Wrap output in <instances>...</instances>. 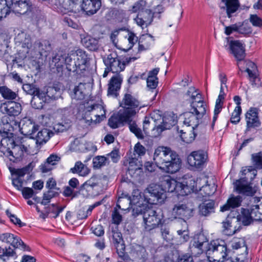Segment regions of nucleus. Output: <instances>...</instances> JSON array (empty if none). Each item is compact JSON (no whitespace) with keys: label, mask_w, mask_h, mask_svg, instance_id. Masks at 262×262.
I'll list each match as a JSON object with an SVG mask.
<instances>
[{"label":"nucleus","mask_w":262,"mask_h":262,"mask_svg":"<svg viewBox=\"0 0 262 262\" xmlns=\"http://www.w3.org/2000/svg\"><path fill=\"white\" fill-rule=\"evenodd\" d=\"M171 212L175 219L186 221L193 216L195 209L191 206L179 202L173 205Z\"/></svg>","instance_id":"obj_11"},{"label":"nucleus","mask_w":262,"mask_h":262,"mask_svg":"<svg viewBox=\"0 0 262 262\" xmlns=\"http://www.w3.org/2000/svg\"><path fill=\"white\" fill-rule=\"evenodd\" d=\"M7 215L10 218L11 222L14 224L18 226L19 227H23L26 226V224L23 223L15 215L12 214L9 210L6 211Z\"/></svg>","instance_id":"obj_54"},{"label":"nucleus","mask_w":262,"mask_h":262,"mask_svg":"<svg viewBox=\"0 0 262 262\" xmlns=\"http://www.w3.org/2000/svg\"><path fill=\"white\" fill-rule=\"evenodd\" d=\"M22 109L21 104L14 100L1 101V112L10 117L18 116L21 113Z\"/></svg>","instance_id":"obj_13"},{"label":"nucleus","mask_w":262,"mask_h":262,"mask_svg":"<svg viewBox=\"0 0 262 262\" xmlns=\"http://www.w3.org/2000/svg\"><path fill=\"white\" fill-rule=\"evenodd\" d=\"M229 53L234 56L237 61L243 60L246 56V50H229Z\"/></svg>","instance_id":"obj_59"},{"label":"nucleus","mask_w":262,"mask_h":262,"mask_svg":"<svg viewBox=\"0 0 262 262\" xmlns=\"http://www.w3.org/2000/svg\"><path fill=\"white\" fill-rule=\"evenodd\" d=\"M243 198L241 195L234 196L231 194L225 204L221 207L220 211L225 212L230 210L231 208H235L241 206Z\"/></svg>","instance_id":"obj_22"},{"label":"nucleus","mask_w":262,"mask_h":262,"mask_svg":"<svg viewBox=\"0 0 262 262\" xmlns=\"http://www.w3.org/2000/svg\"><path fill=\"white\" fill-rule=\"evenodd\" d=\"M122 101L125 106H127V107L137 109V111H139L144 106H140V101L129 93H125L124 94Z\"/></svg>","instance_id":"obj_26"},{"label":"nucleus","mask_w":262,"mask_h":262,"mask_svg":"<svg viewBox=\"0 0 262 262\" xmlns=\"http://www.w3.org/2000/svg\"><path fill=\"white\" fill-rule=\"evenodd\" d=\"M249 20L253 26L259 28L262 27V19L257 15H250Z\"/></svg>","instance_id":"obj_61"},{"label":"nucleus","mask_w":262,"mask_h":262,"mask_svg":"<svg viewBox=\"0 0 262 262\" xmlns=\"http://www.w3.org/2000/svg\"><path fill=\"white\" fill-rule=\"evenodd\" d=\"M46 102L37 98V97H32L31 104L32 107L35 109L41 110L43 108L45 103Z\"/></svg>","instance_id":"obj_58"},{"label":"nucleus","mask_w":262,"mask_h":262,"mask_svg":"<svg viewBox=\"0 0 262 262\" xmlns=\"http://www.w3.org/2000/svg\"><path fill=\"white\" fill-rule=\"evenodd\" d=\"M61 4L58 7V11L63 13L69 12L78 13L81 10V5L77 0H58Z\"/></svg>","instance_id":"obj_16"},{"label":"nucleus","mask_w":262,"mask_h":262,"mask_svg":"<svg viewBox=\"0 0 262 262\" xmlns=\"http://www.w3.org/2000/svg\"><path fill=\"white\" fill-rule=\"evenodd\" d=\"M175 128L178 133L181 134L180 137L182 140L187 144L192 143L195 140L197 136L196 133L194 132V130L192 128L189 135H188L186 132H184L183 130H179L178 126H176Z\"/></svg>","instance_id":"obj_34"},{"label":"nucleus","mask_w":262,"mask_h":262,"mask_svg":"<svg viewBox=\"0 0 262 262\" xmlns=\"http://www.w3.org/2000/svg\"><path fill=\"white\" fill-rule=\"evenodd\" d=\"M19 237L10 233H4L0 234V240L3 242L9 243L14 248L17 249V242Z\"/></svg>","instance_id":"obj_31"},{"label":"nucleus","mask_w":262,"mask_h":262,"mask_svg":"<svg viewBox=\"0 0 262 262\" xmlns=\"http://www.w3.org/2000/svg\"><path fill=\"white\" fill-rule=\"evenodd\" d=\"M251 160L256 168L262 170V151L252 154Z\"/></svg>","instance_id":"obj_44"},{"label":"nucleus","mask_w":262,"mask_h":262,"mask_svg":"<svg viewBox=\"0 0 262 262\" xmlns=\"http://www.w3.org/2000/svg\"><path fill=\"white\" fill-rule=\"evenodd\" d=\"M142 164L136 158H130L128 162V166L127 168V173L129 175L134 174L137 171L141 169Z\"/></svg>","instance_id":"obj_32"},{"label":"nucleus","mask_w":262,"mask_h":262,"mask_svg":"<svg viewBox=\"0 0 262 262\" xmlns=\"http://www.w3.org/2000/svg\"><path fill=\"white\" fill-rule=\"evenodd\" d=\"M95 40L88 37H85L81 40L83 46L85 48H90V49H96L95 47Z\"/></svg>","instance_id":"obj_63"},{"label":"nucleus","mask_w":262,"mask_h":262,"mask_svg":"<svg viewBox=\"0 0 262 262\" xmlns=\"http://www.w3.org/2000/svg\"><path fill=\"white\" fill-rule=\"evenodd\" d=\"M163 151L160 156L161 163L160 165L161 164L162 162L169 160V159L171 157V155H172V154L177 153L175 151L172 150L169 147L163 146Z\"/></svg>","instance_id":"obj_49"},{"label":"nucleus","mask_w":262,"mask_h":262,"mask_svg":"<svg viewBox=\"0 0 262 262\" xmlns=\"http://www.w3.org/2000/svg\"><path fill=\"white\" fill-rule=\"evenodd\" d=\"M32 128L27 132L26 134L21 132L23 134H27L30 136L31 138L36 139V144L42 145L45 144L50 138L54 135V133L47 128H42L39 129L40 126L38 124L30 123Z\"/></svg>","instance_id":"obj_10"},{"label":"nucleus","mask_w":262,"mask_h":262,"mask_svg":"<svg viewBox=\"0 0 262 262\" xmlns=\"http://www.w3.org/2000/svg\"><path fill=\"white\" fill-rule=\"evenodd\" d=\"M96 107H98V104H91V105H89L87 107H85L84 105H82V106H80L78 108L77 114L80 115V110H83V112H84V113H82L81 114L82 118L88 122L90 121L91 122L93 121L92 119L90 118V119H87L86 116L87 115L88 113H90L93 110H95Z\"/></svg>","instance_id":"obj_41"},{"label":"nucleus","mask_w":262,"mask_h":262,"mask_svg":"<svg viewBox=\"0 0 262 262\" xmlns=\"http://www.w3.org/2000/svg\"><path fill=\"white\" fill-rule=\"evenodd\" d=\"M237 214L235 212H232L231 211L228 214L225 221L222 222L223 233L227 236H232L235 233L239 232L242 229L241 226L238 227L234 226V229L231 228L232 224L233 222H235V215Z\"/></svg>","instance_id":"obj_15"},{"label":"nucleus","mask_w":262,"mask_h":262,"mask_svg":"<svg viewBox=\"0 0 262 262\" xmlns=\"http://www.w3.org/2000/svg\"><path fill=\"white\" fill-rule=\"evenodd\" d=\"M133 211L134 214L136 215H143V226L146 231H150L159 226H162L164 223L165 221L163 219V215L158 214L156 211L151 208L143 210L141 213H138L136 212L135 207H134Z\"/></svg>","instance_id":"obj_6"},{"label":"nucleus","mask_w":262,"mask_h":262,"mask_svg":"<svg viewBox=\"0 0 262 262\" xmlns=\"http://www.w3.org/2000/svg\"><path fill=\"white\" fill-rule=\"evenodd\" d=\"M49 91L43 92L41 91L38 88L36 90V92L34 94V97H37L39 99L43 100L46 103L48 102L50 98H51L50 96L48 94Z\"/></svg>","instance_id":"obj_53"},{"label":"nucleus","mask_w":262,"mask_h":262,"mask_svg":"<svg viewBox=\"0 0 262 262\" xmlns=\"http://www.w3.org/2000/svg\"><path fill=\"white\" fill-rule=\"evenodd\" d=\"M146 2L144 0H139L135 3L132 6L131 11L133 13L140 11V12L144 11L146 8Z\"/></svg>","instance_id":"obj_50"},{"label":"nucleus","mask_w":262,"mask_h":262,"mask_svg":"<svg viewBox=\"0 0 262 262\" xmlns=\"http://www.w3.org/2000/svg\"><path fill=\"white\" fill-rule=\"evenodd\" d=\"M200 214L203 216H208L210 213L215 212V201L209 200L205 201L199 205Z\"/></svg>","instance_id":"obj_24"},{"label":"nucleus","mask_w":262,"mask_h":262,"mask_svg":"<svg viewBox=\"0 0 262 262\" xmlns=\"http://www.w3.org/2000/svg\"><path fill=\"white\" fill-rule=\"evenodd\" d=\"M112 223L115 224V226H118L122 221V216L119 213L118 209L115 207L112 214Z\"/></svg>","instance_id":"obj_56"},{"label":"nucleus","mask_w":262,"mask_h":262,"mask_svg":"<svg viewBox=\"0 0 262 262\" xmlns=\"http://www.w3.org/2000/svg\"><path fill=\"white\" fill-rule=\"evenodd\" d=\"M103 62L106 67H108L112 69V73L117 74L109 81L107 95L108 96L117 97L123 81V79L119 73L124 70V64H123L118 58L116 52H113L108 55L106 58H104Z\"/></svg>","instance_id":"obj_3"},{"label":"nucleus","mask_w":262,"mask_h":262,"mask_svg":"<svg viewBox=\"0 0 262 262\" xmlns=\"http://www.w3.org/2000/svg\"><path fill=\"white\" fill-rule=\"evenodd\" d=\"M9 32L8 29L0 27V48H8L9 45L8 41Z\"/></svg>","instance_id":"obj_38"},{"label":"nucleus","mask_w":262,"mask_h":262,"mask_svg":"<svg viewBox=\"0 0 262 262\" xmlns=\"http://www.w3.org/2000/svg\"><path fill=\"white\" fill-rule=\"evenodd\" d=\"M101 5L100 0H83L81 10L88 15H93L100 9Z\"/></svg>","instance_id":"obj_20"},{"label":"nucleus","mask_w":262,"mask_h":262,"mask_svg":"<svg viewBox=\"0 0 262 262\" xmlns=\"http://www.w3.org/2000/svg\"><path fill=\"white\" fill-rule=\"evenodd\" d=\"M109 234V237H112V242L116 249L118 257L123 261H128L130 257L125 252V245L118 226H110Z\"/></svg>","instance_id":"obj_7"},{"label":"nucleus","mask_w":262,"mask_h":262,"mask_svg":"<svg viewBox=\"0 0 262 262\" xmlns=\"http://www.w3.org/2000/svg\"><path fill=\"white\" fill-rule=\"evenodd\" d=\"M178 122L177 116L173 112H167L164 114L162 118V122L157 126V129L160 132L169 129L175 126Z\"/></svg>","instance_id":"obj_18"},{"label":"nucleus","mask_w":262,"mask_h":262,"mask_svg":"<svg viewBox=\"0 0 262 262\" xmlns=\"http://www.w3.org/2000/svg\"><path fill=\"white\" fill-rule=\"evenodd\" d=\"M110 160L104 156H97L93 159V166L95 169L101 168L106 165H109Z\"/></svg>","instance_id":"obj_35"},{"label":"nucleus","mask_w":262,"mask_h":262,"mask_svg":"<svg viewBox=\"0 0 262 262\" xmlns=\"http://www.w3.org/2000/svg\"><path fill=\"white\" fill-rule=\"evenodd\" d=\"M232 212H235L237 214L235 215V223H239L245 226H249L254 221L253 216H250V213L248 208H242L241 213L237 210H232Z\"/></svg>","instance_id":"obj_19"},{"label":"nucleus","mask_w":262,"mask_h":262,"mask_svg":"<svg viewBox=\"0 0 262 262\" xmlns=\"http://www.w3.org/2000/svg\"><path fill=\"white\" fill-rule=\"evenodd\" d=\"M58 197V192H53L52 190H48L43 194L42 200L40 204L43 205H48L52 198Z\"/></svg>","instance_id":"obj_43"},{"label":"nucleus","mask_w":262,"mask_h":262,"mask_svg":"<svg viewBox=\"0 0 262 262\" xmlns=\"http://www.w3.org/2000/svg\"><path fill=\"white\" fill-rule=\"evenodd\" d=\"M222 24L225 26V33L226 35L229 36L234 32L238 33L239 28L238 23L231 25L229 26H225L223 21H222Z\"/></svg>","instance_id":"obj_55"},{"label":"nucleus","mask_w":262,"mask_h":262,"mask_svg":"<svg viewBox=\"0 0 262 262\" xmlns=\"http://www.w3.org/2000/svg\"><path fill=\"white\" fill-rule=\"evenodd\" d=\"M66 50H58V52L52 57V64L54 63V66L56 68L57 71L59 72L62 70L63 64L66 65V68L69 72L76 73V74L80 75L81 72H79L82 70L80 69V66H88L90 64L91 58L85 50H72V52L75 51L77 56V60L79 61L78 64L76 63L75 61L72 60V58L69 54L66 53Z\"/></svg>","instance_id":"obj_2"},{"label":"nucleus","mask_w":262,"mask_h":262,"mask_svg":"<svg viewBox=\"0 0 262 262\" xmlns=\"http://www.w3.org/2000/svg\"><path fill=\"white\" fill-rule=\"evenodd\" d=\"M136 254V258L137 260H142L144 261L147 257V252L146 249L141 246L139 247V249L136 250L134 252Z\"/></svg>","instance_id":"obj_57"},{"label":"nucleus","mask_w":262,"mask_h":262,"mask_svg":"<svg viewBox=\"0 0 262 262\" xmlns=\"http://www.w3.org/2000/svg\"><path fill=\"white\" fill-rule=\"evenodd\" d=\"M137 110L130 107H125L123 112L119 113L120 115V118L123 120V121L125 123H129L132 122V117L136 115L137 113Z\"/></svg>","instance_id":"obj_30"},{"label":"nucleus","mask_w":262,"mask_h":262,"mask_svg":"<svg viewBox=\"0 0 262 262\" xmlns=\"http://www.w3.org/2000/svg\"><path fill=\"white\" fill-rule=\"evenodd\" d=\"M206 253L208 254H212L214 257L219 259L218 261L223 262L225 260L228 259L229 255L232 254V250H230L227 244L224 240L217 239L212 240L208 243L206 247ZM214 260H216L214 259Z\"/></svg>","instance_id":"obj_5"},{"label":"nucleus","mask_w":262,"mask_h":262,"mask_svg":"<svg viewBox=\"0 0 262 262\" xmlns=\"http://www.w3.org/2000/svg\"><path fill=\"white\" fill-rule=\"evenodd\" d=\"M129 128L130 131L135 134L136 137L139 139H143L144 135L141 128L138 127L136 122L129 123Z\"/></svg>","instance_id":"obj_47"},{"label":"nucleus","mask_w":262,"mask_h":262,"mask_svg":"<svg viewBox=\"0 0 262 262\" xmlns=\"http://www.w3.org/2000/svg\"><path fill=\"white\" fill-rule=\"evenodd\" d=\"M208 155L203 150L192 151L187 158V163L189 168L193 170L201 171L207 163Z\"/></svg>","instance_id":"obj_9"},{"label":"nucleus","mask_w":262,"mask_h":262,"mask_svg":"<svg viewBox=\"0 0 262 262\" xmlns=\"http://www.w3.org/2000/svg\"><path fill=\"white\" fill-rule=\"evenodd\" d=\"M96 176L92 177L89 180L85 181L83 184L80 186V191L84 190H88L89 188H93L98 184L96 182Z\"/></svg>","instance_id":"obj_45"},{"label":"nucleus","mask_w":262,"mask_h":262,"mask_svg":"<svg viewBox=\"0 0 262 262\" xmlns=\"http://www.w3.org/2000/svg\"><path fill=\"white\" fill-rule=\"evenodd\" d=\"M70 171L73 173H78L80 176H85L90 173V170L81 161H77L74 167L71 168Z\"/></svg>","instance_id":"obj_33"},{"label":"nucleus","mask_w":262,"mask_h":262,"mask_svg":"<svg viewBox=\"0 0 262 262\" xmlns=\"http://www.w3.org/2000/svg\"><path fill=\"white\" fill-rule=\"evenodd\" d=\"M22 195L26 200H28L32 198L34 194V191L32 188L26 187H23L21 190Z\"/></svg>","instance_id":"obj_62"},{"label":"nucleus","mask_w":262,"mask_h":262,"mask_svg":"<svg viewBox=\"0 0 262 262\" xmlns=\"http://www.w3.org/2000/svg\"><path fill=\"white\" fill-rule=\"evenodd\" d=\"M123 120L120 118L119 113L118 114H113L108 120V126L113 129L118 128L120 124H123Z\"/></svg>","instance_id":"obj_37"},{"label":"nucleus","mask_w":262,"mask_h":262,"mask_svg":"<svg viewBox=\"0 0 262 262\" xmlns=\"http://www.w3.org/2000/svg\"><path fill=\"white\" fill-rule=\"evenodd\" d=\"M0 94L4 99L3 101H13L18 97V94L6 85L0 86Z\"/></svg>","instance_id":"obj_29"},{"label":"nucleus","mask_w":262,"mask_h":262,"mask_svg":"<svg viewBox=\"0 0 262 262\" xmlns=\"http://www.w3.org/2000/svg\"><path fill=\"white\" fill-rule=\"evenodd\" d=\"M260 110L258 107H250L245 114L246 122V129L244 130V135H248L250 132L255 131V133L261 131L260 127L261 122L259 118Z\"/></svg>","instance_id":"obj_8"},{"label":"nucleus","mask_w":262,"mask_h":262,"mask_svg":"<svg viewBox=\"0 0 262 262\" xmlns=\"http://www.w3.org/2000/svg\"><path fill=\"white\" fill-rule=\"evenodd\" d=\"M169 160L161 163V168L164 169L167 173L173 174L179 171L181 168L182 160L177 153L172 154Z\"/></svg>","instance_id":"obj_14"},{"label":"nucleus","mask_w":262,"mask_h":262,"mask_svg":"<svg viewBox=\"0 0 262 262\" xmlns=\"http://www.w3.org/2000/svg\"><path fill=\"white\" fill-rule=\"evenodd\" d=\"M146 153V148L140 142L136 143L134 146V155L137 154L139 157L144 156Z\"/></svg>","instance_id":"obj_64"},{"label":"nucleus","mask_w":262,"mask_h":262,"mask_svg":"<svg viewBox=\"0 0 262 262\" xmlns=\"http://www.w3.org/2000/svg\"><path fill=\"white\" fill-rule=\"evenodd\" d=\"M245 72L248 73L249 80L253 86L259 87L261 84L259 77L258 71H251L249 69H246Z\"/></svg>","instance_id":"obj_36"},{"label":"nucleus","mask_w":262,"mask_h":262,"mask_svg":"<svg viewBox=\"0 0 262 262\" xmlns=\"http://www.w3.org/2000/svg\"><path fill=\"white\" fill-rule=\"evenodd\" d=\"M166 198V190L160 185L151 184L143 192L138 195H133L130 203L135 207L136 212L152 208L153 205L164 202Z\"/></svg>","instance_id":"obj_1"},{"label":"nucleus","mask_w":262,"mask_h":262,"mask_svg":"<svg viewBox=\"0 0 262 262\" xmlns=\"http://www.w3.org/2000/svg\"><path fill=\"white\" fill-rule=\"evenodd\" d=\"M207 242H208L207 236L202 232H199L194 235L190 242V245L192 247L202 250L204 243Z\"/></svg>","instance_id":"obj_27"},{"label":"nucleus","mask_w":262,"mask_h":262,"mask_svg":"<svg viewBox=\"0 0 262 262\" xmlns=\"http://www.w3.org/2000/svg\"><path fill=\"white\" fill-rule=\"evenodd\" d=\"M242 110L241 106H236L232 113L230 118V122L234 124H238L240 120V116L242 114Z\"/></svg>","instance_id":"obj_48"},{"label":"nucleus","mask_w":262,"mask_h":262,"mask_svg":"<svg viewBox=\"0 0 262 262\" xmlns=\"http://www.w3.org/2000/svg\"><path fill=\"white\" fill-rule=\"evenodd\" d=\"M177 182V181L175 179L168 177L164 181L163 184L165 187V189L167 190L168 192H174Z\"/></svg>","instance_id":"obj_46"},{"label":"nucleus","mask_w":262,"mask_h":262,"mask_svg":"<svg viewBox=\"0 0 262 262\" xmlns=\"http://www.w3.org/2000/svg\"><path fill=\"white\" fill-rule=\"evenodd\" d=\"M23 89L27 94L33 96L38 88L34 84L27 83L23 84Z\"/></svg>","instance_id":"obj_60"},{"label":"nucleus","mask_w":262,"mask_h":262,"mask_svg":"<svg viewBox=\"0 0 262 262\" xmlns=\"http://www.w3.org/2000/svg\"><path fill=\"white\" fill-rule=\"evenodd\" d=\"M248 172H252V177L248 180L246 177H243L236 180L233 183L234 190L238 194L244 196L253 197L256 193L258 186L257 185L253 186V181L257 174V169L255 166H249L245 167Z\"/></svg>","instance_id":"obj_4"},{"label":"nucleus","mask_w":262,"mask_h":262,"mask_svg":"<svg viewBox=\"0 0 262 262\" xmlns=\"http://www.w3.org/2000/svg\"><path fill=\"white\" fill-rule=\"evenodd\" d=\"M239 7L238 0H222L220 5L222 13L225 12L229 18L235 16L234 13L236 12Z\"/></svg>","instance_id":"obj_17"},{"label":"nucleus","mask_w":262,"mask_h":262,"mask_svg":"<svg viewBox=\"0 0 262 262\" xmlns=\"http://www.w3.org/2000/svg\"><path fill=\"white\" fill-rule=\"evenodd\" d=\"M184 116V124L187 126H192V129H195L199 125V121L201 119L195 115L193 110L185 113Z\"/></svg>","instance_id":"obj_25"},{"label":"nucleus","mask_w":262,"mask_h":262,"mask_svg":"<svg viewBox=\"0 0 262 262\" xmlns=\"http://www.w3.org/2000/svg\"><path fill=\"white\" fill-rule=\"evenodd\" d=\"M80 186L78 187V190H75L74 188L69 186H66L63 187L62 195L66 198H71V199L77 198L79 194Z\"/></svg>","instance_id":"obj_40"},{"label":"nucleus","mask_w":262,"mask_h":262,"mask_svg":"<svg viewBox=\"0 0 262 262\" xmlns=\"http://www.w3.org/2000/svg\"><path fill=\"white\" fill-rule=\"evenodd\" d=\"M31 8L32 4L30 0H24L19 3L13 5V7L11 9L15 13L25 14L30 11Z\"/></svg>","instance_id":"obj_23"},{"label":"nucleus","mask_w":262,"mask_h":262,"mask_svg":"<svg viewBox=\"0 0 262 262\" xmlns=\"http://www.w3.org/2000/svg\"><path fill=\"white\" fill-rule=\"evenodd\" d=\"M238 24V33L244 35L251 34L252 32V29L247 21L239 22Z\"/></svg>","instance_id":"obj_42"},{"label":"nucleus","mask_w":262,"mask_h":262,"mask_svg":"<svg viewBox=\"0 0 262 262\" xmlns=\"http://www.w3.org/2000/svg\"><path fill=\"white\" fill-rule=\"evenodd\" d=\"M138 14L142 17L146 24L149 25L151 23L153 15L150 10L146 9L144 11L140 12Z\"/></svg>","instance_id":"obj_51"},{"label":"nucleus","mask_w":262,"mask_h":262,"mask_svg":"<svg viewBox=\"0 0 262 262\" xmlns=\"http://www.w3.org/2000/svg\"><path fill=\"white\" fill-rule=\"evenodd\" d=\"M227 245L228 247L229 246L231 247V249L230 248V250H232V254L234 252V250H238L242 247H245V250L242 255H244L245 257L248 256V247L245 237L241 238L234 237L231 241L228 243Z\"/></svg>","instance_id":"obj_21"},{"label":"nucleus","mask_w":262,"mask_h":262,"mask_svg":"<svg viewBox=\"0 0 262 262\" xmlns=\"http://www.w3.org/2000/svg\"><path fill=\"white\" fill-rule=\"evenodd\" d=\"M16 40L20 42L22 48L30 49L32 47L31 38L29 36H27L26 34H19Z\"/></svg>","instance_id":"obj_39"},{"label":"nucleus","mask_w":262,"mask_h":262,"mask_svg":"<svg viewBox=\"0 0 262 262\" xmlns=\"http://www.w3.org/2000/svg\"><path fill=\"white\" fill-rule=\"evenodd\" d=\"M251 134H250V137L248 139H245L243 143L239 145V147H237V151L235 153L236 156H238L239 151L243 149V148L247 146L248 143L254 140L256 138V134L255 131L250 132Z\"/></svg>","instance_id":"obj_52"},{"label":"nucleus","mask_w":262,"mask_h":262,"mask_svg":"<svg viewBox=\"0 0 262 262\" xmlns=\"http://www.w3.org/2000/svg\"><path fill=\"white\" fill-rule=\"evenodd\" d=\"M197 103V105L193 106V102H191L190 110H193L195 115L202 119L206 113V105L203 100H199Z\"/></svg>","instance_id":"obj_28"},{"label":"nucleus","mask_w":262,"mask_h":262,"mask_svg":"<svg viewBox=\"0 0 262 262\" xmlns=\"http://www.w3.org/2000/svg\"><path fill=\"white\" fill-rule=\"evenodd\" d=\"M174 192L178 196H186L193 191L195 182L192 178L187 179L183 177L177 181Z\"/></svg>","instance_id":"obj_12"}]
</instances>
